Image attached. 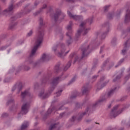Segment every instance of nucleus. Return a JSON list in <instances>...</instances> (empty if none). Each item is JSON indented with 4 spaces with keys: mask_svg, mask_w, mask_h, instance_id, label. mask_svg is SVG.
Segmentation results:
<instances>
[{
    "mask_svg": "<svg viewBox=\"0 0 130 130\" xmlns=\"http://www.w3.org/2000/svg\"><path fill=\"white\" fill-rule=\"evenodd\" d=\"M14 10V6L13 5H11L8 9L5 10L4 11L2 10V8L0 7V14L1 15H5V14H7V13H9V12H12Z\"/></svg>",
    "mask_w": 130,
    "mask_h": 130,
    "instance_id": "9",
    "label": "nucleus"
},
{
    "mask_svg": "<svg viewBox=\"0 0 130 130\" xmlns=\"http://www.w3.org/2000/svg\"><path fill=\"white\" fill-rule=\"evenodd\" d=\"M54 70L56 71V72H58V70H59V67L58 66H55Z\"/></svg>",
    "mask_w": 130,
    "mask_h": 130,
    "instance_id": "38",
    "label": "nucleus"
},
{
    "mask_svg": "<svg viewBox=\"0 0 130 130\" xmlns=\"http://www.w3.org/2000/svg\"><path fill=\"white\" fill-rule=\"evenodd\" d=\"M105 79V77H103L100 79V81L96 85V90L99 91L101 90L105 86H106V83L102 84V81H104Z\"/></svg>",
    "mask_w": 130,
    "mask_h": 130,
    "instance_id": "7",
    "label": "nucleus"
},
{
    "mask_svg": "<svg viewBox=\"0 0 130 130\" xmlns=\"http://www.w3.org/2000/svg\"><path fill=\"white\" fill-rule=\"evenodd\" d=\"M39 22H40V25H43V19H42V18L41 17L40 18Z\"/></svg>",
    "mask_w": 130,
    "mask_h": 130,
    "instance_id": "32",
    "label": "nucleus"
},
{
    "mask_svg": "<svg viewBox=\"0 0 130 130\" xmlns=\"http://www.w3.org/2000/svg\"><path fill=\"white\" fill-rule=\"evenodd\" d=\"M118 108V106H116L114 107V108L112 110V111L110 113V116L112 118H115L118 114H120L122 112V110H120V111L116 112L117 108Z\"/></svg>",
    "mask_w": 130,
    "mask_h": 130,
    "instance_id": "6",
    "label": "nucleus"
},
{
    "mask_svg": "<svg viewBox=\"0 0 130 130\" xmlns=\"http://www.w3.org/2000/svg\"><path fill=\"white\" fill-rule=\"evenodd\" d=\"M7 48L6 46H3L0 48V50H5Z\"/></svg>",
    "mask_w": 130,
    "mask_h": 130,
    "instance_id": "42",
    "label": "nucleus"
},
{
    "mask_svg": "<svg viewBox=\"0 0 130 130\" xmlns=\"http://www.w3.org/2000/svg\"><path fill=\"white\" fill-rule=\"evenodd\" d=\"M46 7H47L46 5H44L41 9V11H42V10H44V9H45Z\"/></svg>",
    "mask_w": 130,
    "mask_h": 130,
    "instance_id": "43",
    "label": "nucleus"
},
{
    "mask_svg": "<svg viewBox=\"0 0 130 130\" xmlns=\"http://www.w3.org/2000/svg\"><path fill=\"white\" fill-rule=\"evenodd\" d=\"M28 125H29V123L27 121H25L24 124H23L21 125V129L23 130L25 129V128H27V127H28Z\"/></svg>",
    "mask_w": 130,
    "mask_h": 130,
    "instance_id": "20",
    "label": "nucleus"
},
{
    "mask_svg": "<svg viewBox=\"0 0 130 130\" xmlns=\"http://www.w3.org/2000/svg\"><path fill=\"white\" fill-rule=\"evenodd\" d=\"M26 96H30V92L28 90H25L24 92H21L22 98H25Z\"/></svg>",
    "mask_w": 130,
    "mask_h": 130,
    "instance_id": "17",
    "label": "nucleus"
},
{
    "mask_svg": "<svg viewBox=\"0 0 130 130\" xmlns=\"http://www.w3.org/2000/svg\"><path fill=\"white\" fill-rule=\"evenodd\" d=\"M61 15H62V14H61V12L60 11L55 13L54 15V16L53 17L54 21H57V19H58V17H59V16H61Z\"/></svg>",
    "mask_w": 130,
    "mask_h": 130,
    "instance_id": "16",
    "label": "nucleus"
},
{
    "mask_svg": "<svg viewBox=\"0 0 130 130\" xmlns=\"http://www.w3.org/2000/svg\"><path fill=\"white\" fill-rule=\"evenodd\" d=\"M16 20V17H13V18H12L11 19V21H13V20Z\"/></svg>",
    "mask_w": 130,
    "mask_h": 130,
    "instance_id": "53",
    "label": "nucleus"
},
{
    "mask_svg": "<svg viewBox=\"0 0 130 130\" xmlns=\"http://www.w3.org/2000/svg\"><path fill=\"white\" fill-rule=\"evenodd\" d=\"M124 61V59H121L118 63V65L119 66L120 65L121 63H122V62H123V61Z\"/></svg>",
    "mask_w": 130,
    "mask_h": 130,
    "instance_id": "39",
    "label": "nucleus"
},
{
    "mask_svg": "<svg viewBox=\"0 0 130 130\" xmlns=\"http://www.w3.org/2000/svg\"><path fill=\"white\" fill-rule=\"evenodd\" d=\"M22 87V86L21 85H19V88H20V90H21V87Z\"/></svg>",
    "mask_w": 130,
    "mask_h": 130,
    "instance_id": "58",
    "label": "nucleus"
},
{
    "mask_svg": "<svg viewBox=\"0 0 130 130\" xmlns=\"http://www.w3.org/2000/svg\"><path fill=\"white\" fill-rule=\"evenodd\" d=\"M103 27H106V28H109V23H105L103 25Z\"/></svg>",
    "mask_w": 130,
    "mask_h": 130,
    "instance_id": "33",
    "label": "nucleus"
},
{
    "mask_svg": "<svg viewBox=\"0 0 130 130\" xmlns=\"http://www.w3.org/2000/svg\"><path fill=\"white\" fill-rule=\"evenodd\" d=\"M105 99H102V100H99L98 102V103H100L101 102H103V101H105Z\"/></svg>",
    "mask_w": 130,
    "mask_h": 130,
    "instance_id": "46",
    "label": "nucleus"
},
{
    "mask_svg": "<svg viewBox=\"0 0 130 130\" xmlns=\"http://www.w3.org/2000/svg\"><path fill=\"white\" fill-rule=\"evenodd\" d=\"M85 74H87V70H85L83 71L82 73V76H85Z\"/></svg>",
    "mask_w": 130,
    "mask_h": 130,
    "instance_id": "41",
    "label": "nucleus"
},
{
    "mask_svg": "<svg viewBox=\"0 0 130 130\" xmlns=\"http://www.w3.org/2000/svg\"><path fill=\"white\" fill-rule=\"evenodd\" d=\"M15 90H16V86L13 87L12 91H15Z\"/></svg>",
    "mask_w": 130,
    "mask_h": 130,
    "instance_id": "52",
    "label": "nucleus"
},
{
    "mask_svg": "<svg viewBox=\"0 0 130 130\" xmlns=\"http://www.w3.org/2000/svg\"><path fill=\"white\" fill-rule=\"evenodd\" d=\"M37 87H38V84H36L35 85V89H36V88H37Z\"/></svg>",
    "mask_w": 130,
    "mask_h": 130,
    "instance_id": "51",
    "label": "nucleus"
},
{
    "mask_svg": "<svg viewBox=\"0 0 130 130\" xmlns=\"http://www.w3.org/2000/svg\"><path fill=\"white\" fill-rule=\"evenodd\" d=\"M126 35V34L124 32H122V36L124 37Z\"/></svg>",
    "mask_w": 130,
    "mask_h": 130,
    "instance_id": "49",
    "label": "nucleus"
},
{
    "mask_svg": "<svg viewBox=\"0 0 130 130\" xmlns=\"http://www.w3.org/2000/svg\"><path fill=\"white\" fill-rule=\"evenodd\" d=\"M42 82L43 83H46V80H43Z\"/></svg>",
    "mask_w": 130,
    "mask_h": 130,
    "instance_id": "56",
    "label": "nucleus"
},
{
    "mask_svg": "<svg viewBox=\"0 0 130 130\" xmlns=\"http://www.w3.org/2000/svg\"><path fill=\"white\" fill-rule=\"evenodd\" d=\"M116 89V87H115L114 89L111 90L108 93V97H110V96H112V95H113V93L115 91V90Z\"/></svg>",
    "mask_w": 130,
    "mask_h": 130,
    "instance_id": "22",
    "label": "nucleus"
},
{
    "mask_svg": "<svg viewBox=\"0 0 130 130\" xmlns=\"http://www.w3.org/2000/svg\"><path fill=\"white\" fill-rule=\"evenodd\" d=\"M128 31L130 32V27L128 29Z\"/></svg>",
    "mask_w": 130,
    "mask_h": 130,
    "instance_id": "60",
    "label": "nucleus"
},
{
    "mask_svg": "<svg viewBox=\"0 0 130 130\" xmlns=\"http://www.w3.org/2000/svg\"><path fill=\"white\" fill-rule=\"evenodd\" d=\"M43 36H44V30H43V29H40L39 31L38 37L36 40L35 45L31 50V53L29 55L30 57H33V56H35L37 49H38V48L39 46H40V44L42 43V41L43 40Z\"/></svg>",
    "mask_w": 130,
    "mask_h": 130,
    "instance_id": "1",
    "label": "nucleus"
},
{
    "mask_svg": "<svg viewBox=\"0 0 130 130\" xmlns=\"http://www.w3.org/2000/svg\"><path fill=\"white\" fill-rule=\"evenodd\" d=\"M67 115H68V114H67V113H62L61 114H60V117H64V116H67Z\"/></svg>",
    "mask_w": 130,
    "mask_h": 130,
    "instance_id": "28",
    "label": "nucleus"
},
{
    "mask_svg": "<svg viewBox=\"0 0 130 130\" xmlns=\"http://www.w3.org/2000/svg\"><path fill=\"white\" fill-rule=\"evenodd\" d=\"M13 28H14V26H12V25H11V26H10V29H13Z\"/></svg>",
    "mask_w": 130,
    "mask_h": 130,
    "instance_id": "57",
    "label": "nucleus"
},
{
    "mask_svg": "<svg viewBox=\"0 0 130 130\" xmlns=\"http://www.w3.org/2000/svg\"><path fill=\"white\" fill-rule=\"evenodd\" d=\"M128 21H130V10L126 11V14L125 18V22L126 23V22H128Z\"/></svg>",
    "mask_w": 130,
    "mask_h": 130,
    "instance_id": "15",
    "label": "nucleus"
},
{
    "mask_svg": "<svg viewBox=\"0 0 130 130\" xmlns=\"http://www.w3.org/2000/svg\"><path fill=\"white\" fill-rule=\"evenodd\" d=\"M86 112H84V113H83L81 115H80V117H79L78 118V120H81V119H82V118L83 117V116H84V115H85V114H86Z\"/></svg>",
    "mask_w": 130,
    "mask_h": 130,
    "instance_id": "30",
    "label": "nucleus"
},
{
    "mask_svg": "<svg viewBox=\"0 0 130 130\" xmlns=\"http://www.w3.org/2000/svg\"><path fill=\"white\" fill-rule=\"evenodd\" d=\"M68 14L69 17L72 19H74V20H76V21L83 20V17L81 16L74 15L70 11L68 12Z\"/></svg>",
    "mask_w": 130,
    "mask_h": 130,
    "instance_id": "10",
    "label": "nucleus"
},
{
    "mask_svg": "<svg viewBox=\"0 0 130 130\" xmlns=\"http://www.w3.org/2000/svg\"><path fill=\"white\" fill-rule=\"evenodd\" d=\"M72 24H73V22L72 21H70V25L67 26V30L69 31V32H67L66 35L70 39V40H68L67 42V44H68V45H70V44H71L73 42V40H72V37H71V36H70V34L72 33Z\"/></svg>",
    "mask_w": 130,
    "mask_h": 130,
    "instance_id": "5",
    "label": "nucleus"
},
{
    "mask_svg": "<svg viewBox=\"0 0 130 130\" xmlns=\"http://www.w3.org/2000/svg\"><path fill=\"white\" fill-rule=\"evenodd\" d=\"M89 47L90 46L88 45L86 47L82 48V56L81 57V58H84V57H85V56H87V54H89V53L88 52V49Z\"/></svg>",
    "mask_w": 130,
    "mask_h": 130,
    "instance_id": "11",
    "label": "nucleus"
},
{
    "mask_svg": "<svg viewBox=\"0 0 130 130\" xmlns=\"http://www.w3.org/2000/svg\"><path fill=\"white\" fill-rule=\"evenodd\" d=\"M39 97L42 99H45V98H47L49 96V94L47 93H44V90H42L39 94Z\"/></svg>",
    "mask_w": 130,
    "mask_h": 130,
    "instance_id": "13",
    "label": "nucleus"
},
{
    "mask_svg": "<svg viewBox=\"0 0 130 130\" xmlns=\"http://www.w3.org/2000/svg\"><path fill=\"white\" fill-rule=\"evenodd\" d=\"M120 78H121V76H117L116 78V79L113 80V82H116V81H117V80H119V79H120Z\"/></svg>",
    "mask_w": 130,
    "mask_h": 130,
    "instance_id": "34",
    "label": "nucleus"
},
{
    "mask_svg": "<svg viewBox=\"0 0 130 130\" xmlns=\"http://www.w3.org/2000/svg\"><path fill=\"white\" fill-rule=\"evenodd\" d=\"M109 32V30L108 29L106 32H104L102 35V39H104L105 38V36H106V34Z\"/></svg>",
    "mask_w": 130,
    "mask_h": 130,
    "instance_id": "26",
    "label": "nucleus"
},
{
    "mask_svg": "<svg viewBox=\"0 0 130 130\" xmlns=\"http://www.w3.org/2000/svg\"><path fill=\"white\" fill-rule=\"evenodd\" d=\"M28 111H29V104L25 103L21 107V113L26 114V113H28Z\"/></svg>",
    "mask_w": 130,
    "mask_h": 130,
    "instance_id": "8",
    "label": "nucleus"
},
{
    "mask_svg": "<svg viewBox=\"0 0 130 130\" xmlns=\"http://www.w3.org/2000/svg\"><path fill=\"white\" fill-rule=\"evenodd\" d=\"M129 43H130V40H128L126 41V42H125L124 44V48L122 50V52H121L123 55H124V54H125L127 52V50H128V48L127 47V44H128Z\"/></svg>",
    "mask_w": 130,
    "mask_h": 130,
    "instance_id": "12",
    "label": "nucleus"
},
{
    "mask_svg": "<svg viewBox=\"0 0 130 130\" xmlns=\"http://www.w3.org/2000/svg\"><path fill=\"white\" fill-rule=\"evenodd\" d=\"M3 1V2H5L6 0H2Z\"/></svg>",
    "mask_w": 130,
    "mask_h": 130,
    "instance_id": "64",
    "label": "nucleus"
},
{
    "mask_svg": "<svg viewBox=\"0 0 130 130\" xmlns=\"http://www.w3.org/2000/svg\"><path fill=\"white\" fill-rule=\"evenodd\" d=\"M61 81L60 77H56V78H54L52 80V83H51V87L49 88V92H52L53 90H54V87L59 83Z\"/></svg>",
    "mask_w": 130,
    "mask_h": 130,
    "instance_id": "4",
    "label": "nucleus"
},
{
    "mask_svg": "<svg viewBox=\"0 0 130 130\" xmlns=\"http://www.w3.org/2000/svg\"><path fill=\"white\" fill-rule=\"evenodd\" d=\"M103 50V47H102L101 48V50H100V53H101V52H102Z\"/></svg>",
    "mask_w": 130,
    "mask_h": 130,
    "instance_id": "50",
    "label": "nucleus"
},
{
    "mask_svg": "<svg viewBox=\"0 0 130 130\" xmlns=\"http://www.w3.org/2000/svg\"><path fill=\"white\" fill-rule=\"evenodd\" d=\"M76 119V117L75 116H73L72 117V121H75V120Z\"/></svg>",
    "mask_w": 130,
    "mask_h": 130,
    "instance_id": "47",
    "label": "nucleus"
},
{
    "mask_svg": "<svg viewBox=\"0 0 130 130\" xmlns=\"http://www.w3.org/2000/svg\"><path fill=\"white\" fill-rule=\"evenodd\" d=\"M115 41H116V38H114L112 41V43H115Z\"/></svg>",
    "mask_w": 130,
    "mask_h": 130,
    "instance_id": "45",
    "label": "nucleus"
},
{
    "mask_svg": "<svg viewBox=\"0 0 130 130\" xmlns=\"http://www.w3.org/2000/svg\"><path fill=\"white\" fill-rule=\"evenodd\" d=\"M6 116H8V114H7V113L3 114L2 117H6Z\"/></svg>",
    "mask_w": 130,
    "mask_h": 130,
    "instance_id": "44",
    "label": "nucleus"
},
{
    "mask_svg": "<svg viewBox=\"0 0 130 130\" xmlns=\"http://www.w3.org/2000/svg\"><path fill=\"white\" fill-rule=\"evenodd\" d=\"M48 57H49V56L48 54H43V55L42 56L41 60V61H45L48 60Z\"/></svg>",
    "mask_w": 130,
    "mask_h": 130,
    "instance_id": "18",
    "label": "nucleus"
},
{
    "mask_svg": "<svg viewBox=\"0 0 130 130\" xmlns=\"http://www.w3.org/2000/svg\"><path fill=\"white\" fill-rule=\"evenodd\" d=\"M79 106H80V104H76V107H79Z\"/></svg>",
    "mask_w": 130,
    "mask_h": 130,
    "instance_id": "55",
    "label": "nucleus"
},
{
    "mask_svg": "<svg viewBox=\"0 0 130 130\" xmlns=\"http://www.w3.org/2000/svg\"><path fill=\"white\" fill-rule=\"evenodd\" d=\"M85 25H86V22L81 23L80 25V29L78 30L76 37H79L81 35V33H83V35H86L88 33V31H89L90 28H85Z\"/></svg>",
    "mask_w": 130,
    "mask_h": 130,
    "instance_id": "3",
    "label": "nucleus"
},
{
    "mask_svg": "<svg viewBox=\"0 0 130 130\" xmlns=\"http://www.w3.org/2000/svg\"><path fill=\"white\" fill-rule=\"evenodd\" d=\"M97 78H98V76H97V75L93 76L92 77V80H93V81H96Z\"/></svg>",
    "mask_w": 130,
    "mask_h": 130,
    "instance_id": "36",
    "label": "nucleus"
},
{
    "mask_svg": "<svg viewBox=\"0 0 130 130\" xmlns=\"http://www.w3.org/2000/svg\"><path fill=\"white\" fill-rule=\"evenodd\" d=\"M109 8V6H106L104 7V12H107L108 11V8Z\"/></svg>",
    "mask_w": 130,
    "mask_h": 130,
    "instance_id": "35",
    "label": "nucleus"
},
{
    "mask_svg": "<svg viewBox=\"0 0 130 130\" xmlns=\"http://www.w3.org/2000/svg\"><path fill=\"white\" fill-rule=\"evenodd\" d=\"M63 106L60 107L59 109H56V107H54L52 108V109H49L48 111L47 112V114H50L52 111H55V110H61V109H63Z\"/></svg>",
    "mask_w": 130,
    "mask_h": 130,
    "instance_id": "14",
    "label": "nucleus"
},
{
    "mask_svg": "<svg viewBox=\"0 0 130 130\" xmlns=\"http://www.w3.org/2000/svg\"><path fill=\"white\" fill-rule=\"evenodd\" d=\"M88 110H89V109L87 108L86 110V111H88Z\"/></svg>",
    "mask_w": 130,
    "mask_h": 130,
    "instance_id": "61",
    "label": "nucleus"
},
{
    "mask_svg": "<svg viewBox=\"0 0 130 130\" xmlns=\"http://www.w3.org/2000/svg\"><path fill=\"white\" fill-rule=\"evenodd\" d=\"M58 125L57 124H52L50 127H49V130H53L57 126H58Z\"/></svg>",
    "mask_w": 130,
    "mask_h": 130,
    "instance_id": "23",
    "label": "nucleus"
},
{
    "mask_svg": "<svg viewBox=\"0 0 130 130\" xmlns=\"http://www.w3.org/2000/svg\"><path fill=\"white\" fill-rule=\"evenodd\" d=\"M108 18H109V19H110V18H111V14H109L108 15Z\"/></svg>",
    "mask_w": 130,
    "mask_h": 130,
    "instance_id": "54",
    "label": "nucleus"
},
{
    "mask_svg": "<svg viewBox=\"0 0 130 130\" xmlns=\"http://www.w3.org/2000/svg\"><path fill=\"white\" fill-rule=\"evenodd\" d=\"M72 64V61H69L67 64L66 66V67L64 68V71H67L69 68L71 67Z\"/></svg>",
    "mask_w": 130,
    "mask_h": 130,
    "instance_id": "21",
    "label": "nucleus"
},
{
    "mask_svg": "<svg viewBox=\"0 0 130 130\" xmlns=\"http://www.w3.org/2000/svg\"><path fill=\"white\" fill-rule=\"evenodd\" d=\"M61 52L57 53L56 51V48H57V46H54L53 47V50H54V52H55V54H56V55H57V56H58L59 57H61V58H62V57H63V56H66V55H67V54H68V53H69V51L64 52L66 49H64V45H63V44H62L61 45Z\"/></svg>",
    "mask_w": 130,
    "mask_h": 130,
    "instance_id": "2",
    "label": "nucleus"
},
{
    "mask_svg": "<svg viewBox=\"0 0 130 130\" xmlns=\"http://www.w3.org/2000/svg\"><path fill=\"white\" fill-rule=\"evenodd\" d=\"M28 62L29 64H31L32 67H35V66H36V63H33V61L30 59H28Z\"/></svg>",
    "mask_w": 130,
    "mask_h": 130,
    "instance_id": "24",
    "label": "nucleus"
},
{
    "mask_svg": "<svg viewBox=\"0 0 130 130\" xmlns=\"http://www.w3.org/2000/svg\"><path fill=\"white\" fill-rule=\"evenodd\" d=\"M21 5H22V2H19L16 5V6H17V7H19Z\"/></svg>",
    "mask_w": 130,
    "mask_h": 130,
    "instance_id": "48",
    "label": "nucleus"
},
{
    "mask_svg": "<svg viewBox=\"0 0 130 130\" xmlns=\"http://www.w3.org/2000/svg\"><path fill=\"white\" fill-rule=\"evenodd\" d=\"M76 60H77V58H76L75 61H76Z\"/></svg>",
    "mask_w": 130,
    "mask_h": 130,
    "instance_id": "63",
    "label": "nucleus"
},
{
    "mask_svg": "<svg viewBox=\"0 0 130 130\" xmlns=\"http://www.w3.org/2000/svg\"><path fill=\"white\" fill-rule=\"evenodd\" d=\"M76 97H77V96H71V98H76Z\"/></svg>",
    "mask_w": 130,
    "mask_h": 130,
    "instance_id": "59",
    "label": "nucleus"
},
{
    "mask_svg": "<svg viewBox=\"0 0 130 130\" xmlns=\"http://www.w3.org/2000/svg\"><path fill=\"white\" fill-rule=\"evenodd\" d=\"M76 79H77V77H74L70 82V84H72V83H73V82H75L76 81Z\"/></svg>",
    "mask_w": 130,
    "mask_h": 130,
    "instance_id": "31",
    "label": "nucleus"
},
{
    "mask_svg": "<svg viewBox=\"0 0 130 130\" xmlns=\"http://www.w3.org/2000/svg\"><path fill=\"white\" fill-rule=\"evenodd\" d=\"M61 92H62V90H59L56 93V95L57 97H59V96H60L61 95Z\"/></svg>",
    "mask_w": 130,
    "mask_h": 130,
    "instance_id": "27",
    "label": "nucleus"
},
{
    "mask_svg": "<svg viewBox=\"0 0 130 130\" xmlns=\"http://www.w3.org/2000/svg\"><path fill=\"white\" fill-rule=\"evenodd\" d=\"M89 92V87L86 85H85L83 88H82V93L83 94H87Z\"/></svg>",
    "mask_w": 130,
    "mask_h": 130,
    "instance_id": "19",
    "label": "nucleus"
},
{
    "mask_svg": "<svg viewBox=\"0 0 130 130\" xmlns=\"http://www.w3.org/2000/svg\"><path fill=\"white\" fill-rule=\"evenodd\" d=\"M19 68L20 70H22V69L24 68L25 71H29V70H30L29 67L20 66Z\"/></svg>",
    "mask_w": 130,
    "mask_h": 130,
    "instance_id": "25",
    "label": "nucleus"
},
{
    "mask_svg": "<svg viewBox=\"0 0 130 130\" xmlns=\"http://www.w3.org/2000/svg\"><path fill=\"white\" fill-rule=\"evenodd\" d=\"M76 57V54H75V53H71L69 56L70 58L71 59H72V58H73V57Z\"/></svg>",
    "mask_w": 130,
    "mask_h": 130,
    "instance_id": "29",
    "label": "nucleus"
},
{
    "mask_svg": "<svg viewBox=\"0 0 130 130\" xmlns=\"http://www.w3.org/2000/svg\"><path fill=\"white\" fill-rule=\"evenodd\" d=\"M72 0H69V2H72Z\"/></svg>",
    "mask_w": 130,
    "mask_h": 130,
    "instance_id": "62",
    "label": "nucleus"
},
{
    "mask_svg": "<svg viewBox=\"0 0 130 130\" xmlns=\"http://www.w3.org/2000/svg\"><path fill=\"white\" fill-rule=\"evenodd\" d=\"M32 34H33V31H32V30H31L29 32H28L27 36H28V37L31 36V35H32Z\"/></svg>",
    "mask_w": 130,
    "mask_h": 130,
    "instance_id": "37",
    "label": "nucleus"
},
{
    "mask_svg": "<svg viewBox=\"0 0 130 130\" xmlns=\"http://www.w3.org/2000/svg\"><path fill=\"white\" fill-rule=\"evenodd\" d=\"M88 22H89V24H92L93 23V18L88 19Z\"/></svg>",
    "mask_w": 130,
    "mask_h": 130,
    "instance_id": "40",
    "label": "nucleus"
}]
</instances>
